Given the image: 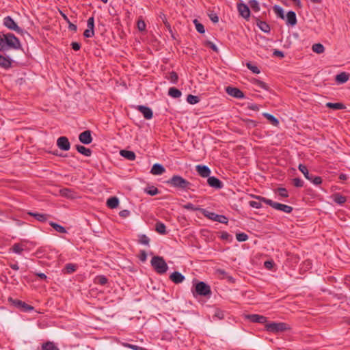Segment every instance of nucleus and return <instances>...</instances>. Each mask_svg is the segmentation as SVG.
<instances>
[{
	"mask_svg": "<svg viewBox=\"0 0 350 350\" xmlns=\"http://www.w3.org/2000/svg\"><path fill=\"white\" fill-rule=\"evenodd\" d=\"M9 49H21L19 40L12 33L0 35V51H5Z\"/></svg>",
	"mask_w": 350,
	"mask_h": 350,
	"instance_id": "1",
	"label": "nucleus"
},
{
	"mask_svg": "<svg viewBox=\"0 0 350 350\" xmlns=\"http://www.w3.org/2000/svg\"><path fill=\"white\" fill-rule=\"evenodd\" d=\"M252 196L253 198L260 200V202H263L266 204L269 205L273 208H274L275 210L283 211L286 213H291L293 210V208L291 206L273 202V200H271L270 199H267V198L260 196L253 195Z\"/></svg>",
	"mask_w": 350,
	"mask_h": 350,
	"instance_id": "2",
	"label": "nucleus"
},
{
	"mask_svg": "<svg viewBox=\"0 0 350 350\" xmlns=\"http://www.w3.org/2000/svg\"><path fill=\"white\" fill-rule=\"evenodd\" d=\"M167 185L180 189H190L191 185L186 179L179 175H174L170 179L166 181Z\"/></svg>",
	"mask_w": 350,
	"mask_h": 350,
	"instance_id": "3",
	"label": "nucleus"
},
{
	"mask_svg": "<svg viewBox=\"0 0 350 350\" xmlns=\"http://www.w3.org/2000/svg\"><path fill=\"white\" fill-rule=\"evenodd\" d=\"M151 265L154 269L155 271L159 274H163L166 273L168 269V266L161 256H154L150 261Z\"/></svg>",
	"mask_w": 350,
	"mask_h": 350,
	"instance_id": "4",
	"label": "nucleus"
},
{
	"mask_svg": "<svg viewBox=\"0 0 350 350\" xmlns=\"http://www.w3.org/2000/svg\"><path fill=\"white\" fill-rule=\"evenodd\" d=\"M193 286H195V291H193L194 296L210 297L212 294L210 286L204 282H198Z\"/></svg>",
	"mask_w": 350,
	"mask_h": 350,
	"instance_id": "5",
	"label": "nucleus"
},
{
	"mask_svg": "<svg viewBox=\"0 0 350 350\" xmlns=\"http://www.w3.org/2000/svg\"><path fill=\"white\" fill-rule=\"evenodd\" d=\"M265 329L267 332L278 334L280 332H283L290 329L288 325L286 323L280 322H272L270 323H267L265 325Z\"/></svg>",
	"mask_w": 350,
	"mask_h": 350,
	"instance_id": "6",
	"label": "nucleus"
},
{
	"mask_svg": "<svg viewBox=\"0 0 350 350\" xmlns=\"http://www.w3.org/2000/svg\"><path fill=\"white\" fill-rule=\"evenodd\" d=\"M298 169L304 175L305 178L311 181L314 185H319L322 183L321 177L310 174L306 165L299 164Z\"/></svg>",
	"mask_w": 350,
	"mask_h": 350,
	"instance_id": "7",
	"label": "nucleus"
},
{
	"mask_svg": "<svg viewBox=\"0 0 350 350\" xmlns=\"http://www.w3.org/2000/svg\"><path fill=\"white\" fill-rule=\"evenodd\" d=\"M3 25L9 29L16 31L17 33L23 35L28 33L18 26L12 18L8 16L3 18Z\"/></svg>",
	"mask_w": 350,
	"mask_h": 350,
	"instance_id": "8",
	"label": "nucleus"
},
{
	"mask_svg": "<svg viewBox=\"0 0 350 350\" xmlns=\"http://www.w3.org/2000/svg\"><path fill=\"white\" fill-rule=\"evenodd\" d=\"M204 215L213 221H215L221 224H228V219L225 215H218L213 212L204 211Z\"/></svg>",
	"mask_w": 350,
	"mask_h": 350,
	"instance_id": "9",
	"label": "nucleus"
},
{
	"mask_svg": "<svg viewBox=\"0 0 350 350\" xmlns=\"http://www.w3.org/2000/svg\"><path fill=\"white\" fill-rule=\"evenodd\" d=\"M8 301L13 306H14L17 308L21 309L22 311H24V312L30 311V310H32L33 309V307L28 305L25 302L22 301H21L19 299H13L12 297H10L8 299Z\"/></svg>",
	"mask_w": 350,
	"mask_h": 350,
	"instance_id": "10",
	"label": "nucleus"
},
{
	"mask_svg": "<svg viewBox=\"0 0 350 350\" xmlns=\"http://www.w3.org/2000/svg\"><path fill=\"white\" fill-rule=\"evenodd\" d=\"M226 92L236 98H244L245 94L244 93L237 88L232 86H227L226 88Z\"/></svg>",
	"mask_w": 350,
	"mask_h": 350,
	"instance_id": "11",
	"label": "nucleus"
},
{
	"mask_svg": "<svg viewBox=\"0 0 350 350\" xmlns=\"http://www.w3.org/2000/svg\"><path fill=\"white\" fill-rule=\"evenodd\" d=\"M237 10L239 14L244 18L248 20L250 16V10L249 6L243 3L237 4Z\"/></svg>",
	"mask_w": 350,
	"mask_h": 350,
	"instance_id": "12",
	"label": "nucleus"
},
{
	"mask_svg": "<svg viewBox=\"0 0 350 350\" xmlns=\"http://www.w3.org/2000/svg\"><path fill=\"white\" fill-rule=\"evenodd\" d=\"M57 146L62 150L67 151L70 148V143L65 136L59 137L57 140Z\"/></svg>",
	"mask_w": 350,
	"mask_h": 350,
	"instance_id": "13",
	"label": "nucleus"
},
{
	"mask_svg": "<svg viewBox=\"0 0 350 350\" xmlns=\"http://www.w3.org/2000/svg\"><path fill=\"white\" fill-rule=\"evenodd\" d=\"M245 318L253 323L264 324L267 321V318L266 317L257 314H247L245 316Z\"/></svg>",
	"mask_w": 350,
	"mask_h": 350,
	"instance_id": "14",
	"label": "nucleus"
},
{
	"mask_svg": "<svg viewBox=\"0 0 350 350\" xmlns=\"http://www.w3.org/2000/svg\"><path fill=\"white\" fill-rule=\"evenodd\" d=\"M79 139L80 142L84 144H90L92 142V137L91 135V131L90 130H86L82 133H81L79 135Z\"/></svg>",
	"mask_w": 350,
	"mask_h": 350,
	"instance_id": "15",
	"label": "nucleus"
},
{
	"mask_svg": "<svg viewBox=\"0 0 350 350\" xmlns=\"http://www.w3.org/2000/svg\"><path fill=\"white\" fill-rule=\"evenodd\" d=\"M208 185L215 189H221L224 186L223 183L215 176H209L207 179Z\"/></svg>",
	"mask_w": 350,
	"mask_h": 350,
	"instance_id": "16",
	"label": "nucleus"
},
{
	"mask_svg": "<svg viewBox=\"0 0 350 350\" xmlns=\"http://www.w3.org/2000/svg\"><path fill=\"white\" fill-rule=\"evenodd\" d=\"M196 169L198 174L203 178H208L211 174V170L206 165H198Z\"/></svg>",
	"mask_w": 350,
	"mask_h": 350,
	"instance_id": "17",
	"label": "nucleus"
},
{
	"mask_svg": "<svg viewBox=\"0 0 350 350\" xmlns=\"http://www.w3.org/2000/svg\"><path fill=\"white\" fill-rule=\"evenodd\" d=\"M137 109L143 114L144 118L146 120H150L152 118L153 113L150 108L144 105H138Z\"/></svg>",
	"mask_w": 350,
	"mask_h": 350,
	"instance_id": "18",
	"label": "nucleus"
},
{
	"mask_svg": "<svg viewBox=\"0 0 350 350\" xmlns=\"http://www.w3.org/2000/svg\"><path fill=\"white\" fill-rule=\"evenodd\" d=\"M286 25L290 26H295L297 23L296 14L293 11H289L286 14Z\"/></svg>",
	"mask_w": 350,
	"mask_h": 350,
	"instance_id": "19",
	"label": "nucleus"
},
{
	"mask_svg": "<svg viewBox=\"0 0 350 350\" xmlns=\"http://www.w3.org/2000/svg\"><path fill=\"white\" fill-rule=\"evenodd\" d=\"M170 279L175 284H180L185 280V276L178 271H174L170 275Z\"/></svg>",
	"mask_w": 350,
	"mask_h": 350,
	"instance_id": "20",
	"label": "nucleus"
},
{
	"mask_svg": "<svg viewBox=\"0 0 350 350\" xmlns=\"http://www.w3.org/2000/svg\"><path fill=\"white\" fill-rule=\"evenodd\" d=\"M165 171V167L159 163H155L152 165L150 173L153 175H161Z\"/></svg>",
	"mask_w": 350,
	"mask_h": 350,
	"instance_id": "21",
	"label": "nucleus"
},
{
	"mask_svg": "<svg viewBox=\"0 0 350 350\" xmlns=\"http://www.w3.org/2000/svg\"><path fill=\"white\" fill-rule=\"evenodd\" d=\"M27 214L33 217L36 220H38L40 222L46 221L48 218L50 216L49 215H47V214H42V213H33V212H28Z\"/></svg>",
	"mask_w": 350,
	"mask_h": 350,
	"instance_id": "22",
	"label": "nucleus"
},
{
	"mask_svg": "<svg viewBox=\"0 0 350 350\" xmlns=\"http://www.w3.org/2000/svg\"><path fill=\"white\" fill-rule=\"evenodd\" d=\"M333 201L340 205H342L347 202V198L339 193H335L332 196Z\"/></svg>",
	"mask_w": 350,
	"mask_h": 350,
	"instance_id": "23",
	"label": "nucleus"
},
{
	"mask_svg": "<svg viewBox=\"0 0 350 350\" xmlns=\"http://www.w3.org/2000/svg\"><path fill=\"white\" fill-rule=\"evenodd\" d=\"M12 66V59L10 57H5L0 54V66L5 69L10 68Z\"/></svg>",
	"mask_w": 350,
	"mask_h": 350,
	"instance_id": "24",
	"label": "nucleus"
},
{
	"mask_svg": "<svg viewBox=\"0 0 350 350\" xmlns=\"http://www.w3.org/2000/svg\"><path fill=\"white\" fill-rule=\"evenodd\" d=\"M120 154L122 157L129 161H134L136 158L135 152L131 150H120Z\"/></svg>",
	"mask_w": 350,
	"mask_h": 350,
	"instance_id": "25",
	"label": "nucleus"
},
{
	"mask_svg": "<svg viewBox=\"0 0 350 350\" xmlns=\"http://www.w3.org/2000/svg\"><path fill=\"white\" fill-rule=\"evenodd\" d=\"M256 25L260 28V29L261 31H262L263 32H265V33L270 32V30H271L270 26L266 22L262 21L259 19H257Z\"/></svg>",
	"mask_w": 350,
	"mask_h": 350,
	"instance_id": "26",
	"label": "nucleus"
},
{
	"mask_svg": "<svg viewBox=\"0 0 350 350\" xmlns=\"http://www.w3.org/2000/svg\"><path fill=\"white\" fill-rule=\"evenodd\" d=\"M77 150L84 156L90 157L92 154V150L82 145H76Z\"/></svg>",
	"mask_w": 350,
	"mask_h": 350,
	"instance_id": "27",
	"label": "nucleus"
},
{
	"mask_svg": "<svg viewBox=\"0 0 350 350\" xmlns=\"http://www.w3.org/2000/svg\"><path fill=\"white\" fill-rule=\"evenodd\" d=\"M349 79V74L345 72H340L336 76V81L338 83H344L347 82Z\"/></svg>",
	"mask_w": 350,
	"mask_h": 350,
	"instance_id": "28",
	"label": "nucleus"
},
{
	"mask_svg": "<svg viewBox=\"0 0 350 350\" xmlns=\"http://www.w3.org/2000/svg\"><path fill=\"white\" fill-rule=\"evenodd\" d=\"M325 106L334 110L345 109L346 108L345 105L342 103H327Z\"/></svg>",
	"mask_w": 350,
	"mask_h": 350,
	"instance_id": "29",
	"label": "nucleus"
},
{
	"mask_svg": "<svg viewBox=\"0 0 350 350\" xmlns=\"http://www.w3.org/2000/svg\"><path fill=\"white\" fill-rule=\"evenodd\" d=\"M118 204L119 200L117 197H111L107 200V206L110 208H116Z\"/></svg>",
	"mask_w": 350,
	"mask_h": 350,
	"instance_id": "30",
	"label": "nucleus"
},
{
	"mask_svg": "<svg viewBox=\"0 0 350 350\" xmlns=\"http://www.w3.org/2000/svg\"><path fill=\"white\" fill-rule=\"evenodd\" d=\"M155 230L161 234L164 235L167 234L166 226L161 221H157L155 224Z\"/></svg>",
	"mask_w": 350,
	"mask_h": 350,
	"instance_id": "31",
	"label": "nucleus"
},
{
	"mask_svg": "<svg viewBox=\"0 0 350 350\" xmlns=\"http://www.w3.org/2000/svg\"><path fill=\"white\" fill-rule=\"evenodd\" d=\"M252 83L256 85V86H258V88H262L263 90H265L267 91H269V85L265 83V82L258 79H252Z\"/></svg>",
	"mask_w": 350,
	"mask_h": 350,
	"instance_id": "32",
	"label": "nucleus"
},
{
	"mask_svg": "<svg viewBox=\"0 0 350 350\" xmlns=\"http://www.w3.org/2000/svg\"><path fill=\"white\" fill-rule=\"evenodd\" d=\"M263 116L266 118L272 125L277 126L279 124V120L274 116L265 113H263Z\"/></svg>",
	"mask_w": 350,
	"mask_h": 350,
	"instance_id": "33",
	"label": "nucleus"
},
{
	"mask_svg": "<svg viewBox=\"0 0 350 350\" xmlns=\"http://www.w3.org/2000/svg\"><path fill=\"white\" fill-rule=\"evenodd\" d=\"M168 94L172 98H178L181 96V92L176 88H170L168 90Z\"/></svg>",
	"mask_w": 350,
	"mask_h": 350,
	"instance_id": "34",
	"label": "nucleus"
},
{
	"mask_svg": "<svg viewBox=\"0 0 350 350\" xmlns=\"http://www.w3.org/2000/svg\"><path fill=\"white\" fill-rule=\"evenodd\" d=\"M42 350H59L53 342H46L42 345Z\"/></svg>",
	"mask_w": 350,
	"mask_h": 350,
	"instance_id": "35",
	"label": "nucleus"
},
{
	"mask_svg": "<svg viewBox=\"0 0 350 350\" xmlns=\"http://www.w3.org/2000/svg\"><path fill=\"white\" fill-rule=\"evenodd\" d=\"M312 49L314 53L317 54H321L324 52L325 47L321 43H316L312 45Z\"/></svg>",
	"mask_w": 350,
	"mask_h": 350,
	"instance_id": "36",
	"label": "nucleus"
},
{
	"mask_svg": "<svg viewBox=\"0 0 350 350\" xmlns=\"http://www.w3.org/2000/svg\"><path fill=\"white\" fill-rule=\"evenodd\" d=\"M60 193L62 196L66 197L68 198H74V192L68 188H64L60 189Z\"/></svg>",
	"mask_w": 350,
	"mask_h": 350,
	"instance_id": "37",
	"label": "nucleus"
},
{
	"mask_svg": "<svg viewBox=\"0 0 350 350\" xmlns=\"http://www.w3.org/2000/svg\"><path fill=\"white\" fill-rule=\"evenodd\" d=\"M49 225L59 233H66V228L58 224H56L53 221H50Z\"/></svg>",
	"mask_w": 350,
	"mask_h": 350,
	"instance_id": "38",
	"label": "nucleus"
},
{
	"mask_svg": "<svg viewBox=\"0 0 350 350\" xmlns=\"http://www.w3.org/2000/svg\"><path fill=\"white\" fill-rule=\"evenodd\" d=\"M273 9L274 12L276 14V15L279 18H280L282 19H284L285 16H284V10H283V9L281 7H280L279 5H275L273 6Z\"/></svg>",
	"mask_w": 350,
	"mask_h": 350,
	"instance_id": "39",
	"label": "nucleus"
},
{
	"mask_svg": "<svg viewBox=\"0 0 350 350\" xmlns=\"http://www.w3.org/2000/svg\"><path fill=\"white\" fill-rule=\"evenodd\" d=\"M108 279L103 275H98L95 278V283L100 285H105L107 283Z\"/></svg>",
	"mask_w": 350,
	"mask_h": 350,
	"instance_id": "40",
	"label": "nucleus"
},
{
	"mask_svg": "<svg viewBox=\"0 0 350 350\" xmlns=\"http://www.w3.org/2000/svg\"><path fill=\"white\" fill-rule=\"evenodd\" d=\"M145 192L147 193L148 194L153 196L158 194L159 193V191L156 187L151 186V187H148L146 188Z\"/></svg>",
	"mask_w": 350,
	"mask_h": 350,
	"instance_id": "41",
	"label": "nucleus"
},
{
	"mask_svg": "<svg viewBox=\"0 0 350 350\" xmlns=\"http://www.w3.org/2000/svg\"><path fill=\"white\" fill-rule=\"evenodd\" d=\"M243 122L244 126L249 129L254 128L257 125V122L256 121L250 119L243 120Z\"/></svg>",
	"mask_w": 350,
	"mask_h": 350,
	"instance_id": "42",
	"label": "nucleus"
},
{
	"mask_svg": "<svg viewBox=\"0 0 350 350\" xmlns=\"http://www.w3.org/2000/svg\"><path fill=\"white\" fill-rule=\"evenodd\" d=\"M187 101L191 105H194L198 103L200 101V99L197 96L189 94L187 97Z\"/></svg>",
	"mask_w": 350,
	"mask_h": 350,
	"instance_id": "43",
	"label": "nucleus"
},
{
	"mask_svg": "<svg viewBox=\"0 0 350 350\" xmlns=\"http://www.w3.org/2000/svg\"><path fill=\"white\" fill-rule=\"evenodd\" d=\"M139 243L142 245H148L150 239L146 234H140L139 236Z\"/></svg>",
	"mask_w": 350,
	"mask_h": 350,
	"instance_id": "44",
	"label": "nucleus"
},
{
	"mask_svg": "<svg viewBox=\"0 0 350 350\" xmlns=\"http://www.w3.org/2000/svg\"><path fill=\"white\" fill-rule=\"evenodd\" d=\"M249 5L254 12H258L260 10L259 3L256 0H250L249 1Z\"/></svg>",
	"mask_w": 350,
	"mask_h": 350,
	"instance_id": "45",
	"label": "nucleus"
},
{
	"mask_svg": "<svg viewBox=\"0 0 350 350\" xmlns=\"http://www.w3.org/2000/svg\"><path fill=\"white\" fill-rule=\"evenodd\" d=\"M76 269H77V266L75 265H73L71 263L66 264L64 267V270L66 271V273H73L74 271H76Z\"/></svg>",
	"mask_w": 350,
	"mask_h": 350,
	"instance_id": "46",
	"label": "nucleus"
},
{
	"mask_svg": "<svg viewBox=\"0 0 350 350\" xmlns=\"http://www.w3.org/2000/svg\"><path fill=\"white\" fill-rule=\"evenodd\" d=\"M236 239L239 242H243L248 239V235L244 232L237 233Z\"/></svg>",
	"mask_w": 350,
	"mask_h": 350,
	"instance_id": "47",
	"label": "nucleus"
},
{
	"mask_svg": "<svg viewBox=\"0 0 350 350\" xmlns=\"http://www.w3.org/2000/svg\"><path fill=\"white\" fill-rule=\"evenodd\" d=\"M208 16L210 18V20L214 23H217L219 21V17L216 13H215L213 11L208 10Z\"/></svg>",
	"mask_w": 350,
	"mask_h": 350,
	"instance_id": "48",
	"label": "nucleus"
},
{
	"mask_svg": "<svg viewBox=\"0 0 350 350\" xmlns=\"http://www.w3.org/2000/svg\"><path fill=\"white\" fill-rule=\"evenodd\" d=\"M193 23H194V24L196 25V30L199 33H204L205 32V29H204V25L202 23H199L197 19H195L193 21Z\"/></svg>",
	"mask_w": 350,
	"mask_h": 350,
	"instance_id": "49",
	"label": "nucleus"
},
{
	"mask_svg": "<svg viewBox=\"0 0 350 350\" xmlns=\"http://www.w3.org/2000/svg\"><path fill=\"white\" fill-rule=\"evenodd\" d=\"M246 66L249 70L255 74H259L260 72V69L256 66L253 65L251 62L246 63Z\"/></svg>",
	"mask_w": 350,
	"mask_h": 350,
	"instance_id": "50",
	"label": "nucleus"
},
{
	"mask_svg": "<svg viewBox=\"0 0 350 350\" xmlns=\"http://www.w3.org/2000/svg\"><path fill=\"white\" fill-rule=\"evenodd\" d=\"M12 250L14 253L16 254H21L24 250L23 245L20 243H15L12 246Z\"/></svg>",
	"mask_w": 350,
	"mask_h": 350,
	"instance_id": "51",
	"label": "nucleus"
},
{
	"mask_svg": "<svg viewBox=\"0 0 350 350\" xmlns=\"http://www.w3.org/2000/svg\"><path fill=\"white\" fill-rule=\"evenodd\" d=\"M277 193L278 195L282 198H287L288 197V193L286 188L284 187H279L277 189Z\"/></svg>",
	"mask_w": 350,
	"mask_h": 350,
	"instance_id": "52",
	"label": "nucleus"
},
{
	"mask_svg": "<svg viewBox=\"0 0 350 350\" xmlns=\"http://www.w3.org/2000/svg\"><path fill=\"white\" fill-rule=\"evenodd\" d=\"M168 79L173 83H176L178 79V76L177 73L174 71H172L170 73V76Z\"/></svg>",
	"mask_w": 350,
	"mask_h": 350,
	"instance_id": "53",
	"label": "nucleus"
},
{
	"mask_svg": "<svg viewBox=\"0 0 350 350\" xmlns=\"http://www.w3.org/2000/svg\"><path fill=\"white\" fill-rule=\"evenodd\" d=\"M137 29L140 31H144L146 30V23H145L144 21L142 20V18H139L137 21Z\"/></svg>",
	"mask_w": 350,
	"mask_h": 350,
	"instance_id": "54",
	"label": "nucleus"
},
{
	"mask_svg": "<svg viewBox=\"0 0 350 350\" xmlns=\"http://www.w3.org/2000/svg\"><path fill=\"white\" fill-rule=\"evenodd\" d=\"M293 183L296 187H302L304 186V181L299 178H295L293 179Z\"/></svg>",
	"mask_w": 350,
	"mask_h": 350,
	"instance_id": "55",
	"label": "nucleus"
},
{
	"mask_svg": "<svg viewBox=\"0 0 350 350\" xmlns=\"http://www.w3.org/2000/svg\"><path fill=\"white\" fill-rule=\"evenodd\" d=\"M205 46H207V47H209L210 49H211L213 51H214L215 52H217L218 53L219 50H218V48L216 46V45L212 42L211 41H206L205 42Z\"/></svg>",
	"mask_w": 350,
	"mask_h": 350,
	"instance_id": "56",
	"label": "nucleus"
},
{
	"mask_svg": "<svg viewBox=\"0 0 350 350\" xmlns=\"http://www.w3.org/2000/svg\"><path fill=\"white\" fill-rule=\"evenodd\" d=\"M160 18H161L163 23H164L165 26L168 29H170L171 28V26L170 25V23H168L167 20V18H166V16L165 14H164L163 13H161L160 14Z\"/></svg>",
	"mask_w": 350,
	"mask_h": 350,
	"instance_id": "57",
	"label": "nucleus"
},
{
	"mask_svg": "<svg viewBox=\"0 0 350 350\" xmlns=\"http://www.w3.org/2000/svg\"><path fill=\"white\" fill-rule=\"evenodd\" d=\"M88 29H94V18L93 16L90 17L87 22Z\"/></svg>",
	"mask_w": 350,
	"mask_h": 350,
	"instance_id": "58",
	"label": "nucleus"
},
{
	"mask_svg": "<svg viewBox=\"0 0 350 350\" xmlns=\"http://www.w3.org/2000/svg\"><path fill=\"white\" fill-rule=\"evenodd\" d=\"M83 36L85 38H92L94 36V29H87L83 32Z\"/></svg>",
	"mask_w": 350,
	"mask_h": 350,
	"instance_id": "59",
	"label": "nucleus"
},
{
	"mask_svg": "<svg viewBox=\"0 0 350 350\" xmlns=\"http://www.w3.org/2000/svg\"><path fill=\"white\" fill-rule=\"evenodd\" d=\"M260 202H261L260 200H259V202L250 201L249 202V204L252 208H260L262 207V205H261Z\"/></svg>",
	"mask_w": 350,
	"mask_h": 350,
	"instance_id": "60",
	"label": "nucleus"
},
{
	"mask_svg": "<svg viewBox=\"0 0 350 350\" xmlns=\"http://www.w3.org/2000/svg\"><path fill=\"white\" fill-rule=\"evenodd\" d=\"M220 238L222 240H231L232 236L228 234L227 232H222L220 236Z\"/></svg>",
	"mask_w": 350,
	"mask_h": 350,
	"instance_id": "61",
	"label": "nucleus"
},
{
	"mask_svg": "<svg viewBox=\"0 0 350 350\" xmlns=\"http://www.w3.org/2000/svg\"><path fill=\"white\" fill-rule=\"evenodd\" d=\"M139 260L142 262H145L146 260V259H147V254H146V251H144V250H141L140 251V253H139Z\"/></svg>",
	"mask_w": 350,
	"mask_h": 350,
	"instance_id": "62",
	"label": "nucleus"
},
{
	"mask_svg": "<svg viewBox=\"0 0 350 350\" xmlns=\"http://www.w3.org/2000/svg\"><path fill=\"white\" fill-rule=\"evenodd\" d=\"M214 316L217 317L219 319H223L224 318V312L222 310H217Z\"/></svg>",
	"mask_w": 350,
	"mask_h": 350,
	"instance_id": "63",
	"label": "nucleus"
},
{
	"mask_svg": "<svg viewBox=\"0 0 350 350\" xmlns=\"http://www.w3.org/2000/svg\"><path fill=\"white\" fill-rule=\"evenodd\" d=\"M126 346L133 350H148L144 347H139L135 345L126 344Z\"/></svg>",
	"mask_w": 350,
	"mask_h": 350,
	"instance_id": "64",
	"label": "nucleus"
}]
</instances>
